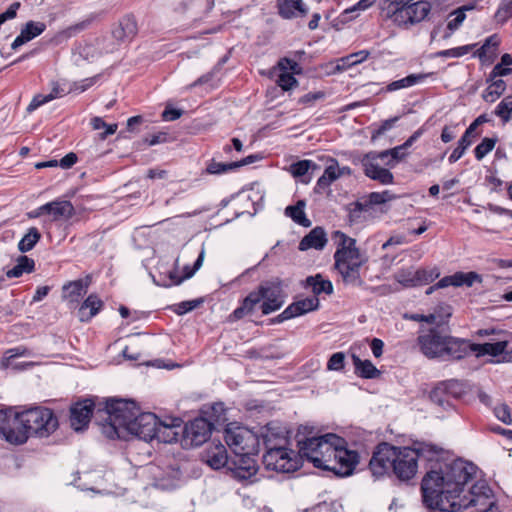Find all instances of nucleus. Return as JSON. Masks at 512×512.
Returning <instances> with one entry per match:
<instances>
[{
  "instance_id": "obj_1",
  "label": "nucleus",
  "mask_w": 512,
  "mask_h": 512,
  "mask_svg": "<svg viewBox=\"0 0 512 512\" xmlns=\"http://www.w3.org/2000/svg\"><path fill=\"white\" fill-rule=\"evenodd\" d=\"M475 472L476 467L462 459L439 464L422 480L424 504L443 512H459L469 507H479L483 512H500L492 499V490L484 481L475 483L467 494L462 495Z\"/></svg>"
},
{
  "instance_id": "obj_13",
  "label": "nucleus",
  "mask_w": 512,
  "mask_h": 512,
  "mask_svg": "<svg viewBox=\"0 0 512 512\" xmlns=\"http://www.w3.org/2000/svg\"><path fill=\"white\" fill-rule=\"evenodd\" d=\"M213 428L214 423L207 417H199L190 421L182 430V445L196 447L204 444L209 439Z\"/></svg>"
},
{
  "instance_id": "obj_21",
  "label": "nucleus",
  "mask_w": 512,
  "mask_h": 512,
  "mask_svg": "<svg viewBox=\"0 0 512 512\" xmlns=\"http://www.w3.org/2000/svg\"><path fill=\"white\" fill-rule=\"evenodd\" d=\"M74 207L69 201H52L40 206L30 217H38L43 214H50L54 221L69 219L74 215Z\"/></svg>"
},
{
  "instance_id": "obj_4",
  "label": "nucleus",
  "mask_w": 512,
  "mask_h": 512,
  "mask_svg": "<svg viewBox=\"0 0 512 512\" xmlns=\"http://www.w3.org/2000/svg\"><path fill=\"white\" fill-rule=\"evenodd\" d=\"M334 238L338 242L334 254L335 269L341 275L345 285L352 287L362 286L364 282L360 269L367 262V258L356 247L355 239L348 237L340 231L334 233Z\"/></svg>"
},
{
  "instance_id": "obj_12",
  "label": "nucleus",
  "mask_w": 512,
  "mask_h": 512,
  "mask_svg": "<svg viewBox=\"0 0 512 512\" xmlns=\"http://www.w3.org/2000/svg\"><path fill=\"white\" fill-rule=\"evenodd\" d=\"M259 290L263 296L261 311L264 315L277 311L283 306L285 294L282 281L279 278L262 282L259 285Z\"/></svg>"
},
{
  "instance_id": "obj_20",
  "label": "nucleus",
  "mask_w": 512,
  "mask_h": 512,
  "mask_svg": "<svg viewBox=\"0 0 512 512\" xmlns=\"http://www.w3.org/2000/svg\"><path fill=\"white\" fill-rule=\"evenodd\" d=\"M287 431L278 422H270L260 429V437L266 447V451L273 446H286Z\"/></svg>"
},
{
  "instance_id": "obj_43",
  "label": "nucleus",
  "mask_w": 512,
  "mask_h": 512,
  "mask_svg": "<svg viewBox=\"0 0 512 512\" xmlns=\"http://www.w3.org/2000/svg\"><path fill=\"white\" fill-rule=\"evenodd\" d=\"M472 9L469 6H462L449 15L447 28L450 32L457 30L466 18L465 11Z\"/></svg>"
},
{
  "instance_id": "obj_23",
  "label": "nucleus",
  "mask_w": 512,
  "mask_h": 512,
  "mask_svg": "<svg viewBox=\"0 0 512 512\" xmlns=\"http://www.w3.org/2000/svg\"><path fill=\"white\" fill-rule=\"evenodd\" d=\"M73 91V88L71 86L66 89L65 84H62L57 81L51 82V92L47 95L38 94L33 97L32 101L27 107L28 112H32L36 110L41 105L48 103L56 98L63 97L64 95L70 93Z\"/></svg>"
},
{
  "instance_id": "obj_18",
  "label": "nucleus",
  "mask_w": 512,
  "mask_h": 512,
  "mask_svg": "<svg viewBox=\"0 0 512 512\" xmlns=\"http://www.w3.org/2000/svg\"><path fill=\"white\" fill-rule=\"evenodd\" d=\"M258 452H244L230 456L228 469L234 478L244 481L254 477L258 471V466L254 456Z\"/></svg>"
},
{
  "instance_id": "obj_22",
  "label": "nucleus",
  "mask_w": 512,
  "mask_h": 512,
  "mask_svg": "<svg viewBox=\"0 0 512 512\" xmlns=\"http://www.w3.org/2000/svg\"><path fill=\"white\" fill-rule=\"evenodd\" d=\"M320 302L316 296L307 297L290 304L281 314L277 316L278 322L301 316L319 308Z\"/></svg>"
},
{
  "instance_id": "obj_47",
  "label": "nucleus",
  "mask_w": 512,
  "mask_h": 512,
  "mask_svg": "<svg viewBox=\"0 0 512 512\" xmlns=\"http://www.w3.org/2000/svg\"><path fill=\"white\" fill-rule=\"evenodd\" d=\"M496 144L494 138H484L480 144H478L474 150L475 157L477 160H482L488 153H490Z\"/></svg>"
},
{
  "instance_id": "obj_51",
  "label": "nucleus",
  "mask_w": 512,
  "mask_h": 512,
  "mask_svg": "<svg viewBox=\"0 0 512 512\" xmlns=\"http://www.w3.org/2000/svg\"><path fill=\"white\" fill-rule=\"evenodd\" d=\"M512 113V98H504L496 107L495 114L503 121L507 122Z\"/></svg>"
},
{
  "instance_id": "obj_58",
  "label": "nucleus",
  "mask_w": 512,
  "mask_h": 512,
  "mask_svg": "<svg viewBox=\"0 0 512 512\" xmlns=\"http://www.w3.org/2000/svg\"><path fill=\"white\" fill-rule=\"evenodd\" d=\"M263 296L260 293L259 287L250 292L246 298L243 300V304L251 311L253 312L256 305H258L260 302H262Z\"/></svg>"
},
{
  "instance_id": "obj_55",
  "label": "nucleus",
  "mask_w": 512,
  "mask_h": 512,
  "mask_svg": "<svg viewBox=\"0 0 512 512\" xmlns=\"http://www.w3.org/2000/svg\"><path fill=\"white\" fill-rule=\"evenodd\" d=\"M277 83L283 90L287 91L297 85V80L293 74L288 73L287 71H281L278 75Z\"/></svg>"
},
{
  "instance_id": "obj_53",
  "label": "nucleus",
  "mask_w": 512,
  "mask_h": 512,
  "mask_svg": "<svg viewBox=\"0 0 512 512\" xmlns=\"http://www.w3.org/2000/svg\"><path fill=\"white\" fill-rule=\"evenodd\" d=\"M394 198L395 196L388 190L383 192H372L368 195V203L370 205H379L391 201Z\"/></svg>"
},
{
  "instance_id": "obj_63",
  "label": "nucleus",
  "mask_w": 512,
  "mask_h": 512,
  "mask_svg": "<svg viewBox=\"0 0 512 512\" xmlns=\"http://www.w3.org/2000/svg\"><path fill=\"white\" fill-rule=\"evenodd\" d=\"M226 61V59H222L221 62H219L210 72L202 75L201 77H199L194 83H192L190 85V88L192 87H196V86H199V85H203V84H206L208 82H210L215 73L220 69L221 65Z\"/></svg>"
},
{
  "instance_id": "obj_35",
  "label": "nucleus",
  "mask_w": 512,
  "mask_h": 512,
  "mask_svg": "<svg viewBox=\"0 0 512 512\" xmlns=\"http://www.w3.org/2000/svg\"><path fill=\"white\" fill-rule=\"evenodd\" d=\"M204 258H205V248H204V246H202V249L198 255V258L196 259V261L193 265V268H190L188 265L185 266L183 276H178L176 271L170 273V278L173 280L174 284L179 285L185 279L191 278L201 268Z\"/></svg>"
},
{
  "instance_id": "obj_29",
  "label": "nucleus",
  "mask_w": 512,
  "mask_h": 512,
  "mask_svg": "<svg viewBox=\"0 0 512 512\" xmlns=\"http://www.w3.org/2000/svg\"><path fill=\"white\" fill-rule=\"evenodd\" d=\"M102 306L103 302L98 298L97 295L92 294L88 296L78 310L80 321H89L100 311Z\"/></svg>"
},
{
  "instance_id": "obj_30",
  "label": "nucleus",
  "mask_w": 512,
  "mask_h": 512,
  "mask_svg": "<svg viewBox=\"0 0 512 512\" xmlns=\"http://www.w3.org/2000/svg\"><path fill=\"white\" fill-rule=\"evenodd\" d=\"M278 6L280 15L286 19L305 15L307 12L301 0H279Z\"/></svg>"
},
{
  "instance_id": "obj_45",
  "label": "nucleus",
  "mask_w": 512,
  "mask_h": 512,
  "mask_svg": "<svg viewBox=\"0 0 512 512\" xmlns=\"http://www.w3.org/2000/svg\"><path fill=\"white\" fill-rule=\"evenodd\" d=\"M203 413L206 415L208 420L214 423V425L226 420L224 415V405L222 403L213 404L209 408V411L205 410Z\"/></svg>"
},
{
  "instance_id": "obj_28",
  "label": "nucleus",
  "mask_w": 512,
  "mask_h": 512,
  "mask_svg": "<svg viewBox=\"0 0 512 512\" xmlns=\"http://www.w3.org/2000/svg\"><path fill=\"white\" fill-rule=\"evenodd\" d=\"M369 55H370L369 51L361 50V51L352 53L348 56L342 57L337 60L336 64L333 66L330 73L336 74V73L343 72L356 64L362 63L364 60H366L368 58Z\"/></svg>"
},
{
  "instance_id": "obj_49",
  "label": "nucleus",
  "mask_w": 512,
  "mask_h": 512,
  "mask_svg": "<svg viewBox=\"0 0 512 512\" xmlns=\"http://www.w3.org/2000/svg\"><path fill=\"white\" fill-rule=\"evenodd\" d=\"M376 0H360L356 5L343 11L341 14L342 21L350 20L354 17L353 15L358 10H366L374 4Z\"/></svg>"
},
{
  "instance_id": "obj_41",
  "label": "nucleus",
  "mask_w": 512,
  "mask_h": 512,
  "mask_svg": "<svg viewBox=\"0 0 512 512\" xmlns=\"http://www.w3.org/2000/svg\"><path fill=\"white\" fill-rule=\"evenodd\" d=\"M407 148L402 145L396 146L392 149L381 151V156L386 160L385 166L394 167L397 162L403 160L407 153Z\"/></svg>"
},
{
  "instance_id": "obj_54",
  "label": "nucleus",
  "mask_w": 512,
  "mask_h": 512,
  "mask_svg": "<svg viewBox=\"0 0 512 512\" xmlns=\"http://www.w3.org/2000/svg\"><path fill=\"white\" fill-rule=\"evenodd\" d=\"M87 287L88 282H84L83 280H76L65 285L63 288L65 290H69L70 296H80L83 293H86Z\"/></svg>"
},
{
  "instance_id": "obj_64",
  "label": "nucleus",
  "mask_w": 512,
  "mask_h": 512,
  "mask_svg": "<svg viewBox=\"0 0 512 512\" xmlns=\"http://www.w3.org/2000/svg\"><path fill=\"white\" fill-rule=\"evenodd\" d=\"M495 416L505 424H510L512 422L510 409L507 405L502 404L495 408L494 410Z\"/></svg>"
},
{
  "instance_id": "obj_7",
  "label": "nucleus",
  "mask_w": 512,
  "mask_h": 512,
  "mask_svg": "<svg viewBox=\"0 0 512 512\" xmlns=\"http://www.w3.org/2000/svg\"><path fill=\"white\" fill-rule=\"evenodd\" d=\"M139 407L132 400L110 399L106 401L104 413L105 423L102 424V433L109 439H125L126 426L133 420Z\"/></svg>"
},
{
  "instance_id": "obj_6",
  "label": "nucleus",
  "mask_w": 512,
  "mask_h": 512,
  "mask_svg": "<svg viewBox=\"0 0 512 512\" xmlns=\"http://www.w3.org/2000/svg\"><path fill=\"white\" fill-rule=\"evenodd\" d=\"M380 11L383 18L391 20L399 28L409 29L426 19L431 4L415 0H382Z\"/></svg>"
},
{
  "instance_id": "obj_60",
  "label": "nucleus",
  "mask_w": 512,
  "mask_h": 512,
  "mask_svg": "<svg viewBox=\"0 0 512 512\" xmlns=\"http://www.w3.org/2000/svg\"><path fill=\"white\" fill-rule=\"evenodd\" d=\"M470 50H471V46L465 45V46H461V47H456V48L440 51L438 53V55L442 56V57L458 58V57L464 56L465 54L469 53Z\"/></svg>"
},
{
  "instance_id": "obj_61",
  "label": "nucleus",
  "mask_w": 512,
  "mask_h": 512,
  "mask_svg": "<svg viewBox=\"0 0 512 512\" xmlns=\"http://www.w3.org/2000/svg\"><path fill=\"white\" fill-rule=\"evenodd\" d=\"M325 96L326 95L323 91L309 92L300 97L298 102L300 104L312 106L316 101L323 100Z\"/></svg>"
},
{
  "instance_id": "obj_38",
  "label": "nucleus",
  "mask_w": 512,
  "mask_h": 512,
  "mask_svg": "<svg viewBox=\"0 0 512 512\" xmlns=\"http://www.w3.org/2000/svg\"><path fill=\"white\" fill-rule=\"evenodd\" d=\"M339 178V165L334 159H331L330 164L325 168L323 175L318 179L317 186L319 188H327L335 180Z\"/></svg>"
},
{
  "instance_id": "obj_11",
  "label": "nucleus",
  "mask_w": 512,
  "mask_h": 512,
  "mask_svg": "<svg viewBox=\"0 0 512 512\" xmlns=\"http://www.w3.org/2000/svg\"><path fill=\"white\" fill-rule=\"evenodd\" d=\"M224 439L233 454L244 452H258L259 437L251 430L244 427L225 429Z\"/></svg>"
},
{
  "instance_id": "obj_10",
  "label": "nucleus",
  "mask_w": 512,
  "mask_h": 512,
  "mask_svg": "<svg viewBox=\"0 0 512 512\" xmlns=\"http://www.w3.org/2000/svg\"><path fill=\"white\" fill-rule=\"evenodd\" d=\"M263 464L268 470L291 473L301 467V457L286 446H273L263 455Z\"/></svg>"
},
{
  "instance_id": "obj_33",
  "label": "nucleus",
  "mask_w": 512,
  "mask_h": 512,
  "mask_svg": "<svg viewBox=\"0 0 512 512\" xmlns=\"http://www.w3.org/2000/svg\"><path fill=\"white\" fill-rule=\"evenodd\" d=\"M506 346V341H499L496 343L472 344L469 347L478 355L498 356L504 352Z\"/></svg>"
},
{
  "instance_id": "obj_24",
  "label": "nucleus",
  "mask_w": 512,
  "mask_h": 512,
  "mask_svg": "<svg viewBox=\"0 0 512 512\" xmlns=\"http://www.w3.org/2000/svg\"><path fill=\"white\" fill-rule=\"evenodd\" d=\"M45 29L46 24L44 22L28 21L21 29L20 34L13 41L11 48L13 50L18 49L20 46L42 34Z\"/></svg>"
},
{
  "instance_id": "obj_37",
  "label": "nucleus",
  "mask_w": 512,
  "mask_h": 512,
  "mask_svg": "<svg viewBox=\"0 0 512 512\" xmlns=\"http://www.w3.org/2000/svg\"><path fill=\"white\" fill-rule=\"evenodd\" d=\"M428 76H429V74H425V73L410 74L402 79L391 82L387 86V90L388 91H396L399 89L411 87L413 85H416V84L424 81Z\"/></svg>"
},
{
  "instance_id": "obj_36",
  "label": "nucleus",
  "mask_w": 512,
  "mask_h": 512,
  "mask_svg": "<svg viewBox=\"0 0 512 512\" xmlns=\"http://www.w3.org/2000/svg\"><path fill=\"white\" fill-rule=\"evenodd\" d=\"M475 136L476 135L473 131H471L469 128L466 129L465 133L458 141V146L453 150V152L449 156L450 163H455L463 156L466 149L472 144L473 138Z\"/></svg>"
},
{
  "instance_id": "obj_32",
  "label": "nucleus",
  "mask_w": 512,
  "mask_h": 512,
  "mask_svg": "<svg viewBox=\"0 0 512 512\" xmlns=\"http://www.w3.org/2000/svg\"><path fill=\"white\" fill-rule=\"evenodd\" d=\"M355 371L363 378L372 379L379 375L378 369L370 360H361L356 354L352 355Z\"/></svg>"
},
{
  "instance_id": "obj_16",
  "label": "nucleus",
  "mask_w": 512,
  "mask_h": 512,
  "mask_svg": "<svg viewBox=\"0 0 512 512\" xmlns=\"http://www.w3.org/2000/svg\"><path fill=\"white\" fill-rule=\"evenodd\" d=\"M464 385L457 380H448L438 383L430 392V399L433 403L443 409L452 407V400L460 398Z\"/></svg>"
},
{
  "instance_id": "obj_25",
  "label": "nucleus",
  "mask_w": 512,
  "mask_h": 512,
  "mask_svg": "<svg viewBox=\"0 0 512 512\" xmlns=\"http://www.w3.org/2000/svg\"><path fill=\"white\" fill-rule=\"evenodd\" d=\"M138 32L137 22L133 16L123 17L112 31L113 37L120 42L131 40Z\"/></svg>"
},
{
  "instance_id": "obj_44",
  "label": "nucleus",
  "mask_w": 512,
  "mask_h": 512,
  "mask_svg": "<svg viewBox=\"0 0 512 512\" xmlns=\"http://www.w3.org/2000/svg\"><path fill=\"white\" fill-rule=\"evenodd\" d=\"M316 167V163L312 160H300L290 165L289 172L297 178L304 176L310 169H315Z\"/></svg>"
},
{
  "instance_id": "obj_42",
  "label": "nucleus",
  "mask_w": 512,
  "mask_h": 512,
  "mask_svg": "<svg viewBox=\"0 0 512 512\" xmlns=\"http://www.w3.org/2000/svg\"><path fill=\"white\" fill-rule=\"evenodd\" d=\"M506 88L505 82L501 79L493 81L483 93L486 102H494L499 98Z\"/></svg>"
},
{
  "instance_id": "obj_17",
  "label": "nucleus",
  "mask_w": 512,
  "mask_h": 512,
  "mask_svg": "<svg viewBox=\"0 0 512 512\" xmlns=\"http://www.w3.org/2000/svg\"><path fill=\"white\" fill-rule=\"evenodd\" d=\"M439 275L440 272L437 268L427 270L409 267L398 270L393 277L404 288H411L428 284L438 278Z\"/></svg>"
},
{
  "instance_id": "obj_3",
  "label": "nucleus",
  "mask_w": 512,
  "mask_h": 512,
  "mask_svg": "<svg viewBox=\"0 0 512 512\" xmlns=\"http://www.w3.org/2000/svg\"><path fill=\"white\" fill-rule=\"evenodd\" d=\"M58 427L52 410L34 407L22 412L0 411V436L12 444H23L29 435L47 437Z\"/></svg>"
},
{
  "instance_id": "obj_59",
  "label": "nucleus",
  "mask_w": 512,
  "mask_h": 512,
  "mask_svg": "<svg viewBox=\"0 0 512 512\" xmlns=\"http://www.w3.org/2000/svg\"><path fill=\"white\" fill-rule=\"evenodd\" d=\"M457 276L459 277V287L462 285H466L468 287L472 286L475 282H481V276L476 272H457Z\"/></svg>"
},
{
  "instance_id": "obj_50",
  "label": "nucleus",
  "mask_w": 512,
  "mask_h": 512,
  "mask_svg": "<svg viewBox=\"0 0 512 512\" xmlns=\"http://www.w3.org/2000/svg\"><path fill=\"white\" fill-rule=\"evenodd\" d=\"M499 45V39L496 35L488 37L481 48L478 50L480 58L490 56L495 53L496 48Z\"/></svg>"
},
{
  "instance_id": "obj_2",
  "label": "nucleus",
  "mask_w": 512,
  "mask_h": 512,
  "mask_svg": "<svg viewBox=\"0 0 512 512\" xmlns=\"http://www.w3.org/2000/svg\"><path fill=\"white\" fill-rule=\"evenodd\" d=\"M442 448L434 444H421L418 448L396 447L388 443L377 446L369 461V470L375 479L392 473L397 479L407 482L414 478L421 456L439 454Z\"/></svg>"
},
{
  "instance_id": "obj_52",
  "label": "nucleus",
  "mask_w": 512,
  "mask_h": 512,
  "mask_svg": "<svg viewBox=\"0 0 512 512\" xmlns=\"http://www.w3.org/2000/svg\"><path fill=\"white\" fill-rule=\"evenodd\" d=\"M512 17V0H503L499 6L495 18L497 22L505 23Z\"/></svg>"
},
{
  "instance_id": "obj_27",
  "label": "nucleus",
  "mask_w": 512,
  "mask_h": 512,
  "mask_svg": "<svg viewBox=\"0 0 512 512\" xmlns=\"http://www.w3.org/2000/svg\"><path fill=\"white\" fill-rule=\"evenodd\" d=\"M327 243L326 233L323 228L315 227L299 243V250L308 249L322 250Z\"/></svg>"
},
{
  "instance_id": "obj_46",
  "label": "nucleus",
  "mask_w": 512,
  "mask_h": 512,
  "mask_svg": "<svg viewBox=\"0 0 512 512\" xmlns=\"http://www.w3.org/2000/svg\"><path fill=\"white\" fill-rule=\"evenodd\" d=\"M180 429L174 428H165V427H157V433L155 434V438L164 443H172L178 440Z\"/></svg>"
},
{
  "instance_id": "obj_15",
  "label": "nucleus",
  "mask_w": 512,
  "mask_h": 512,
  "mask_svg": "<svg viewBox=\"0 0 512 512\" xmlns=\"http://www.w3.org/2000/svg\"><path fill=\"white\" fill-rule=\"evenodd\" d=\"M159 419L153 413H141L140 410L133 420L126 426V437L128 435L137 436L144 441H151L157 433Z\"/></svg>"
},
{
  "instance_id": "obj_8",
  "label": "nucleus",
  "mask_w": 512,
  "mask_h": 512,
  "mask_svg": "<svg viewBox=\"0 0 512 512\" xmlns=\"http://www.w3.org/2000/svg\"><path fill=\"white\" fill-rule=\"evenodd\" d=\"M334 441H339V436L333 433H328L321 436L307 437L305 439H299L298 442V454L301 457V463L303 460H307L312 463L315 468L325 470L327 460L331 456L336 445Z\"/></svg>"
},
{
  "instance_id": "obj_57",
  "label": "nucleus",
  "mask_w": 512,
  "mask_h": 512,
  "mask_svg": "<svg viewBox=\"0 0 512 512\" xmlns=\"http://www.w3.org/2000/svg\"><path fill=\"white\" fill-rule=\"evenodd\" d=\"M277 68L280 71H291V74L301 73L300 65L296 61L286 57L279 60Z\"/></svg>"
},
{
  "instance_id": "obj_19",
  "label": "nucleus",
  "mask_w": 512,
  "mask_h": 512,
  "mask_svg": "<svg viewBox=\"0 0 512 512\" xmlns=\"http://www.w3.org/2000/svg\"><path fill=\"white\" fill-rule=\"evenodd\" d=\"M94 403L90 399L75 403L70 410V423L75 431H81L90 422Z\"/></svg>"
},
{
  "instance_id": "obj_48",
  "label": "nucleus",
  "mask_w": 512,
  "mask_h": 512,
  "mask_svg": "<svg viewBox=\"0 0 512 512\" xmlns=\"http://www.w3.org/2000/svg\"><path fill=\"white\" fill-rule=\"evenodd\" d=\"M234 169H237V164H235L234 162L221 163V162L211 161L208 164L206 171L209 174L219 175V174L227 173Z\"/></svg>"
},
{
  "instance_id": "obj_56",
  "label": "nucleus",
  "mask_w": 512,
  "mask_h": 512,
  "mask_svg": "<svg viewBox=\"0 0 512 512\" xmlns=\"http://www.w3.org/2000/svg\"><path fill=\"white\" fill-rule=\"evenodd\" d=\"M345 354L337 352L332 354L327 363V369L331 371H340L344 368Z\"/></svg>"
},
{
  "instance_id": "obj_39",
  "label": "nucleus",
  "mask_w": 512,
  "mask_h": 512,
  "mask_svg": "<svg viewBox=\"0 0 512 512\" xmlns=\"http://www.w3.org/2000/svg\"><path fill=\"white\" fill-rule=\"evenodd\" d=\"M34 260L27 256H20L17 260V264L6 272L8 278H18L22 276L24 272L30 273L34 269Z\"/></svg>"
},
{
  "instance_id": "obj_34",
  "label": "nucleus",
  "mask_w": 512,
  "mask_h": 512,
  "mask_svg": "<svg viewBox=\"0 0 512 512\" xmlns=\"http://www.w3.org/2000/svg\"><path fill=\"white\" fill-rule=\"evenodd\" d=\"M305 202L300 200L294 206H288L285 209L286 216L290 217L295 223L302 225L304 227H310L311 221L306 217L305 212Z\"/></svg>"
},
{
  "instance_id": "obj_5",
  "label": "nucleus",
  "mask_w": 512,
  "mask_h": 512,
  "mask_svg": "<svg viewBox=\"0 0 512 512\" xmlns=\"http://www.w3.org/2000/svg\"><path fill=\"white\" fill-rule=\"evenodd\" d=\"M417 344L429 359L459 360L467 355L469 349L467 341L443 335L435 328L423 331L417 337Z\"/></svg>"
},
{
  "instance_id": "obj_31",
  "label": "nucleus",
  "mask_w": 512,
  "mask_h": 512,
  "mask_svg": "<svg viewBox=\"0 0 512 512\" xmlns=\"http://www.w3.org/2000/svg\"><path fill=\"white\" fill-rule=\"evenodd\" d=\"M305 287H310L314 293V296L316 297L321 293H325L328 295L333 293L332 282L323 279V277L320 274L307 277L305 280Z\"/></svg>"
},
{
  "instance_id": "obj_26",
  "label": "nucleus",
  "mask_w": 512,
  "mask_h": 512,
  "mask_svg": "<svg viewBox=\"0 0 512 512\" xmlns=\"http://www.w3.org/2000/svg\"><path fill=\"white\" fill-rule=\"evenodd\" d=\"M206 462L213 469H220L229 466L230 457L227 455L226 448L223 444H213L206 451Z\"/></svg>"
},
{
  "instance_id": "obj_14",
  "label": "nucleus",
  "mask_w": 512,
  "mask_h": 512,
  "mask_svg": "<svg viewBox=\"0 0 512 512\" xmlns=\"http://www.w3.org/2000/svg\"><path fill=\"white\" fill-rule=\"evenodd\" d=\"M385 162L380 152H369L360 158L364 174L372 180L387 185L393 183L394 176L388 169L381 166V164L385 165Z\"/></svg>"
},
{
  "instance_id": "obj_62",
  "label": "nucleus",
  "mask_w": 512,
  "mask_h": 512,
  "mask_svg": "<svg viewBox=\"0 0 512 512\" xmlns=\"http://www.w3.org/2000/svg\"><path fill=\"white\" fill-rule=\"evenodd\" d=\"M201 302V300L183 301L175 305L174 312L178 315H183L198 307Z\"/></svg>"
},
{
  "instance_id": "obj_9",
  "label": "nucleus",
  "mask_w": 512,
  "mask_h": 512,
  "mask_svg": "<svg viewBox=\"0 0 512 512\" xmlns=\"http://www.w3.org/2000/svg\"><path fill=\"white\" fill-rule=\"evenodd\" d=\"M335 450L326 461L325 471L333 472L336 476L347 477L353 474L356 465L359 462V455L354 450L345 447V441L339 437V441H334Z\"/></svg>"
},
{
  "instance_id": "obj_40",
  "label": "nucleus",
  "mask_w": 512,
  "mask_h": 512,
  "mask_svg": "<svg viewBox=\"0 0 512 512\" xmlns=\"http://www.w3.org/2000/svg\"><path fill=\"white\" fill-rule=\"evenodd\" d=\"M41 238V234L36 227H30L27 233L18 243L20 252L25 253L32 250Z\"/></svg>"
}]
</instances>
